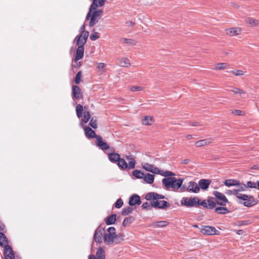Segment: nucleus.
<instances>
[{"instance_id": "nucleus-1", "label": "nucleus", "mask_w": 259, "mask_h": 259, "mask_svg": "<svg viewBox=\"0 0 259 259\" xmlns=\"http://www.w3.org/2000/svg\"><path fill=\"white\" fill-rule=\"evenodd\" d=\"M114 227H110L108 228L107 232L104 234V241L106 244L111 245L115 243L116 234Z\"/></svg>"}, {"instance_id": "nucleus-2", "label": "nucleus", "mask_w": 259, "mask_h": 259, "mask_svg": "<svg viewBox=\"0 0 259 259\" xmlns=\"http://www.w3.org/2000/svg\"><path fill=\"white\" fill-rule=\"evenodd\" d=\"M198 200L199 198L196 196L183 197L181 201V204L187 207H198Z\"/></svg>"}, {"instance_id": "nucleus-3", "label": "nucleus", "mask_w": 259, "mask_h": 259, "mask_svg": "<svg viewBox=\"0 0 259 259\" xmlns=\"http://www.w3.org/2000/svg\"><path fill=\"white\" fill-rule=\"evenodd\" d=\"M237 198L239 199L244 200V202H240V203L243 204L244 206L248 207L253 206L257 203V202L254 199V197L251 195L240 194L237 195Z\"/></svg>"}, {"instance_id": "nucleus-4", "label": "nucleus", "mask_w": 259, "mask_h": 259, "mask_svg": "<svg viewBox=\"0 0 259 259\" xmlns=\"http://www.w3.org/2000/svg\"><path fill=\"white\" fill-rule=\"evenodd\" d=\"M76 113L78 118L82 116L83 107L81 104H78L76 107ZM91 118V115L89 111L84 110L83 112V116L82 118V121L84 123H87Z\"/></svg>"}, {"instance_id": "nucleus-5", "label": "nucleus", "mask_w": 259, "mask_h": 259, "mask_svg": "<svg viewBox=\"0 0 259 259\" xmlns=\"http://www.w3.org/2000/svg\"><path fill=\"white\" fill-rule=\"evenodd\" d=\"M213 195L218 199L215 203L218 205L221 206H225L226 203L228 202L227 198L223 193L217 191H214L213 192Z\"/></svg>"}, {"instance_id": "nucleus-6", "label": "nucleus", "mask_w": 259, "mask_h": 259, "mask_svg": "<svg viewBox=\"0 0 259 259\" xmlns=\"http://www.w3.org/2000/svg\"><path fill=\"white\" fill-rule=\"evenodd\" d=\"M89 32L88 31H82L80 35H77L75 40H77V45L78 46L83 47L86 43L88 37L89 36Z\"/></svg>"}, {"instance_id": "nucleus-7", "label": "nucleus", "mask_w": 259, "mask_h": 259, "mask_svg": "<svg viewBox=\"0 0 259 259\" xmlns=\"http://www.w3.org/2000/svg\"><path fill=\"white\" fill-rule=\"evenodd\" d=\"M212 199L213 198H210L207 201L206 200H203L202 202H201L200 199H199L198 207L199 206H202L204 208H207L208 209H213L215 207L216 203L214 202L212 200Z\"/></svg>"}, {"instance_id": "nucleus-8", "label": "nucleus", "mask_w": 259, "mask_h": 259, "mask_svg": "<svg viewBox=\"0 0 259 259\" xmlns=\"http://www.w3.org/2000/svg\"><path fill=\"white\" fill-rule=\"evenodd\" d=\"M201 232L206 235H218L219 231L212 226H204L201 230Z\"/></svg>"}, {"instance_id": "nucleus-9", "label": "nucleus", "mask_w": 259, "mask_h": 259, "mask_svg": "<svg viewBox=\"0 0 259 259\" xmlns=\"http://www.w3.org/2000/svg\"><path fill=\"white\" fill-rule=\"evenodd\" d=\"M151 206L160 209H166L169 207L170 204L168 202L164 200H152Z\"/></svg>"}, {"instance_id": "nucleus-10", "label": "nucleus", "mask_w": 259, "mask_h": 259, "mask_svg": "<svg viewBox=\"0 0 259 259\" xmlns=\"http://www.w3.org/2000/svg\"><path fill=\"white\" fill-rule=\"evenodd\" d=\"M97 5H98L95 9L92 8L91 6L89 9V11L87 14L86 19H89L91 17V14L93 15H95L96 17L99 18L100 19V16H101L102 13H103L102 10H97V8L98 7H102V6H99L98 5V3H97Z\"/></svg>"}, {"instance_id": "nucleus-11", "label": "nucleus", "mask_w": 259, "mask_h": 259, "mask_svg": "<svg viewBox=\"0 0 259 259\" xmlns=\"http://www.w3.org/2000/svg\"><path fill=\"white\" fill-rule=\"evenodd\" d=\"M198 184L194 181H190L188 183L186 190L188 192L198 193L199 192V188Z\"/></svg>"}, {"instance_id": "nucleus-12", "label": "nucleus", "mask_w": 259, "mask_h": 259, "mask_svg": "<svg viewBox=\"0 0 259 259\" xmlns=\"http://www.w3.org/2000/svg\"><path fill=\"white\" fill-rule=\"evenodd\" d=\"M176 181L175 177H168L162 179V182L167 190L172 189L174 183Z\"/></svg>"}, {"instance_id": "nucleus-13", "label": "nucleus", "mask_w": 259, "mask_h": 259, "mask_svg": "<svg viewBox=\"0 0 259 259\" xmlns=\"http://www.w3.org/2000/svg\"><path fill=\"white\" fill-rule=\"evenodd\" d=\"M72 97L76 100H79L82 98V93L81 89L77 85H72Z\"/></svg>"}, {"instance_id": "nucleus-14", "label": "nucleus", "mask_w": 259, "mask_h": 259, "mask_svg": "<svg viewBox=\"0 0 259 259\" xmlns=\"http://www.w3.org/2000/svg\"><path fill=\"white\" fill-rule=\"evenodd\" d=\"M4 255L5 259H14L15 254L10 245L5 246L4 249Z\"/></svg>"}, {"instance_id": "nucleus-15", "label": "nucleus", "mask_w": 259, "mask_h": 259, "mask_svg": "<svg viewBox=\"0 0 259 259\" xmlns=\"http://www.w3.org/2000/svg\"><path fill=\"white\" fill-rule=\"evenodd\" d=\"M211 180L208 179H201L199 181L198 184V186L199 188V191L200 189L202 190H207L210 183H211Z\"/></svg>"}, {"instance_id": "nucleus-16", "label": "nucleus", "mask_w": 259, "mask_h": 259, "mask_svg": "<svg viewBox=\"0 0 259 259\" xmlns=\"http://www.w3.org/2000/svg\"><path fill=\"white\" fill-rule=\"evenodd\" d=\"M143 168L146 170L151 172L153 174H157L159 173V169L158 167L154 166L153 165L148 163H145L142 164Z\"/></svg>"}, {"instance_id": "nucleus-17", "label": "nucleus", "mask_w": 259, "mask_h": 259, "mask_svg": "<svg viewBox=\"0 0 259 259\" xmlns=\"http://www.w3.org/2000/svg\"><path fill=\"white\" fill-rule=\"evenodd\" d=\"M164 198V196L158 194L155 192L148 193L145 196V199L147 200L152 199V200L159 201V199Z\"/></svg>"}, {"instance_id": "nucleus-18", "label": "nucleus", "mask_w": 259, "mask_h": 259, "mask_svg": "<svg viewBox=\"0 0 259 259\" xmlns=\"http://www.w3.org/2000/svg\"><path fill=\"white\" fill-rule=\"evenodd\" d=\"M104 229L98 227L95 231L94 239L95 242L100 243L102 240Z\"/></svg>"}, {"instance_id": "nucleus-19", "label": "nucleus", "mask_w": 259, "mask_h": 259, "mask_svg": "<svg viewBox=\"0 0 259 259\" xmlns=\"http://www.w3.org/2000/svg\"><path fill=\"white\" fill-rule=\"evenodd\" d=\"M141 203V198L138 195L133 194L130 197L128 202L130 205L134 206L136 204L140 205Z\"/></svg>"}, {"instance_id": "nucleus-20", "label": "nucleus", "mask_w": 259, "mask_h": 259, "mask_svg": "<svg viewBox=\"0 0 259 259\" xmlns=\"http://www.w3.org/2000/svg\"><path fill=\"white\" fill-rule=\"evenodd\" d=\"M97 146L102 150H106L110 148L108 144L103 141V139L101 136L97 138Z\"/></svg>"}, {"instance_id": "nucleus-21", "label": "nucleus", "mask_w": 259, "mask_h": 259, "mask_svg": "<svg viewBox=\"0 0 259 259\" xmlns=\"http://www.w3.org/2000/svg\"><path fill=\"white\" fill-rule=\"evenodd\" d=\"M84 134L85 136L88 138H96L97 139L98 137H100V136L97 135L94 131H93L91 127L89 126H86L84 128Z\"/></svg>"}, {"instance_id": "nucleus-22", "label": "nucleus", "mask_w": 259, "mask_h": 259, "mask_svg": "<svg viewBox=\"0 0 259 259\" xmlns=\"http://www.w3.org/2000/svg\"><path fill=\"white\" fill-rule=\"evenodd\" d=\"M226 33L230 36H234L239 34L241 29L239 27H232L226 30Z\"/></svg>"}, {"instance_id": "nucleus-23", "label": "nucleus", "mask_w": 259, "mask_h": 259, "mask_svg": "<svg viewBox=\"0 0 259 259\" xmlns=\"http://www.w3.org/2000/svg\"><path fill=\"white\" fill-rule=\"evenodd\" d=\"M84 54V47L81 46H78V48L76 50L75 57L74 58V61L76 62L78 60L81 59L83 56Z\"/></svg>"}, {"instance_id": "nucleus-24", "label": "nucleus", "mask_w": 259, "mask_h": 259, "mask_svg": "<svg viewBox=\"0 0 259 259\" xmlns=\"http://www.w3.org/2000/svg\"><path fill=\"white\" fill-rule=\"evenodd\" d=\"M212 139L211 138H208L203 140H199L195 143V146L197 147H200L212 143Z\"/></svg>"}, {"instance_id": "nucleus-25", "label": "nucleus", "mask_w": 259, "mask_h": 259, "mask_svg": "<svg viewBox=\"0 0 259 259\" xmlns=\"http://www.w3.org/2000/svg\"><path fill=\"white\" fill-rule=\"evenodd\" d=\"M108 157L109 160L112 163H117L119 160L120 155L116 153L113 152L108 154Z\"/></svg>"}, {"instance_id": "nucleus-26", "label": "nucleus", "mask_w": 259, "mask_h": 259, "mask_svg": "<svg viewBox=\"0 0 259 259\" xmlns=\"http://www.w3.org/2000/svg\"><path fill=\"white\" fill-rule=\"evenodd\" d=\"M8 243L6 236L3 233H0V246L5 248V246L9 245Z\"/></svg>"}, {"instance_id": "nucleus-27", "label": "nucleus", "mask_w": 259, "mask_h": 259, "mask_svg": "<svg viewBox=\"0 0 259 259\" xmlns=\"http://www.w3.org/2000/svg\"><path fill=\"white\" fill-rule=\"evenodd\" d=\"M154 175L149 173L144 174L143 179L148 184H151L153 183L154 180Z\"/></svg>"}, {"instance_id": "nucleus-28", "label": "nucleus", "mask_w": 259, "mask_h": 259, "mask_svg": "<svg viewBox=\"0 0 259 259\" xmlns=\"http://www.w3.org/2000/svg\"><path fill=\"white\" fill-rule=\"evenodd\" d=\"M154 118L150 116H146L142 120V123L145 125H151L154 122Z\"/></svg>"}, {"instance_id": "nucleus-29", "label": "nucleus", "mask_w": 259, "mask_h": 259, "mask_svg": "<svg viewBox=\"0 0 259 259\" xmlns=\"http://www.w3.org/2000/svg\"><path fill=\"white\" fill-rule=\"evenodd\" d=\"M118 64L122 67H127L130 65L129 60L127 58H123L117 60Z\"/></svg>"}, {"instance_id": "nucleus-30", "label": "nucleus", "mask_w": 259, "mask_h": 259, "mask_svg": "<svg viewBox=\"0 0 259 259\" xmlns=\"http://www.w3.org/2000/svg\"><path fill=\"white\" fill-rule=\"evenodd\" d=\"M118 166L122 170L125 169L127 168V164L125 160L123 158H119V160L117 162Z\"/></svg>"}, {"instance_id": "nucleus-31", "label": "nucleus", "mask_w": 259, "mask_h": 259, "mask_svg": "<svg viewBox=\"0 0 259 259\" xmlns=\"http://www.w3.org/2000/svg\"><path fill=\"white\" fill-rule=\"evenodd\" d=\"M96 258L97 259H105V254L104 249L99 247L96 252Z\"/></svg>"}, {"instance_id": "nucleus-32", "label": "nucleus", "mask_w": 259, "mask_h": 259, "mask_svg": "<svg viewBox=\"0 0 259 259\" xmlns=\"http://www.w3.org/2000/svg\"><path fill=\"white\" fill-rule=\"evenodd\" d=\"M224 184L227 187L237 186L238 181L235 179H228L224 182Z\"/></svg>"}, {"instance_id": "nucleus-33", "label": "nucleus", "mask_w": 259, "mask_h": 259, "mask_svg": "<svg viewBox=\"0 0 259 259\" xmlns=\"http://www.w3.org/2000/svg\"><path fill=\"white\" fill-rule=\"evenodd\" d=\"M168 222L165 221H161L152 223V226L155 228H160L166 226Z\"/></svg>"}, {"instance_id": "nucleus-34", "label": "nucleus", "mask_w": 259, "mask_h": 259, "mask_svg": "<svg viewBox=\"0 0 259 259\" xmlns=\"http://www.w3.org/2000/svg\"><path fill=\"white\" fill-rule=\"evenodd\" d=\"M214 211L219 214H225L229 212V210L227 207L220 206L215 208Z\"/></svg>"}, {"instance_id": "nucleus-35", "label": "nucleus", "mask_w": 259, "mask_h": 259, "mask_svg": "<svg viewBox=\"0 0 259 259\" xmlns=\"http://www.w3.org/2000/svg\"><path fill=\"white\" fill-rule=\"evenodd\" d=\"M120 41L121 43H125L127 44L128 46H135L136 45V42L135 40L133 39H128L125 38H121L120 39Z\"/></svg>"}, {"instance_id": "nucleus-36", "label": "nucleus", "mask_w": 259, "mask_h": 259, "mask_svg": "<svg viewBox=\"0 0 259 259\" xmlns=\"http://www.w3.org/2000/svg\"><path fill=\"white\" fill-rule=\"evenodd\" d=\"M183 180L182 179H177L176 178V181L174 183L172 190H176L181 187L182 185Z\"/></svg>"}, {"instance_id": "nucleus-37", "label": "nucleus", "mask_w": 259, "mask_h": 259, "mask_svg": "<svg viewBox=\"0 0 259 259\" xmlns=\"http://www.w3.org/2000/svg\"><path fill=\"white\" fill-rule=\"evenodd\" d=\"M116 215L115 214H112L110 215L106 220V224L107 225H110L114 224L116 221Z\"/></svg>"}, {"instance_id": "nucleus-38", "label": "nucleus", "mask_w": 259, "mask_h": 259, "mask_svg": "<svg viewBox=\"0 0 259 259\" xmlns=\"http://www.w3.org/2000/svg\"><path fill=\"white\" fill-rule=\"evenodd\" d=\"M245 22L249 24L252 26H257L258 23V20H257L256 19H253L250 17L247 18L245 19Z\"/></svg>"}, {"instance_id": "nucleus-39", "label": "nucleus", "mask_w": 259, "mask_h": 259, "mask_svg": "<svg viewBox=\"0 0 259 259\" xmlns=\"http://www.w3.org/2000/svg\"><path fill=\"white\" fill-rule=\"evenodd\" d=\"M157 174L160 175L162 176L165 177H171V176H174L175 175L174 173H173L171 171L166 170H159V173H157Z\"/></svg>"}, {"instance_id": "nucleus-40", "label": "nucleus", "mask_w": 259, "mask_h": 259, "mask_svg": "<svg viewBox=\"0 0 259 259\" xmlns=\"http://www.w3.org/2000/svg\"><path fill=\"white\" fill-rule=\"evenodd\" d=\"M90 18V21L89 23V26L93 27L94 26L99 20V18L96 17L95 15L91 14Z\"/></svg>"}, {"instance_id": "nucleus-41", "label": "nucleus", "mask_w": 259, "mask_h": 259, "mask_svg": "<svg viewBox=\"0 0 259 259\" xmlns=\"http://www.w3.org/2000/svg\"><path fill=\"white\" fill-rule=\"evenodd\" d=\"M238 187V189H237V191H238V194H239V192L240 191H247V188L246 185L243 183H241L238 181V184L236 186Z\"/></svg>"}, {"instance_id": "nucleus-42", "label": "nucleus", "mask_w": 259, "mask_h": 259, "mask_svg": "<svg viewBox=\"0 0 259 259\" xmlns=\"http://www.w3.org/2000/svg\"><path fill=\"white\" fill-rule=\"evenodd\" d=\"M132 174L137 179H143L144 173L139 170H135L132 172Z\"/></svg>"}, {"instance_id": "nucleus-43", "label": "nucleus", "mask_w": 259, "mask_h": 259, "mask_svg": "<svg viewBox=\"0 0 259 259\" xmlns=\"http://www.w3.org/2000/svg\"><path fill=\"white\" fill-rule=\"evenodd\" d=\"M134 220V218L132 216L125 218L123 221L122 226L124 227L127 226Z\"/></svg>"}, {"instance_id": "nucleus-44", "label": "nucleus", "mask_w": 259, "mask_h": 259, "mask_svg": "<svg viewBox=\"0 0 259 259\" xmlns=\"http://www.w3.org/2000/svg\"><path fill=\"white\" fill-rule=\"evenodd\" d=\"M133 210V209L132 207L128 206L122 209L121 214L124 216L127 215L131 213Z\"/></svg>"}, {"instance_id": "nucleus-45", "label": "nucleus", "mask_w": 259, "mask_h": 259, "mask_svg": "<svg viewBox=\"0 0 259 259\" xmlns=\"http://www.w3.org/2000/svg\"><path fill=\"white\" fill-rule=\"evenodd\" d=\"M229 65L227 63H218L217 64L216 67H215V70H222L226 69L228 67Z\"/></svg>"}, {"instance_id": "nucleus-46", "label": "nucleus", "mask_w": 259, "mask_h": 259, "mask_svg": "<svg viewBox=\"0 0 259 259\" xmlns=\"http://www.w3.org/2000/svg\"><path fill=\"white\" fill-rule=\"evenodd\" d=\"M250 224V222L248 220L245 221H238L236 223H235V225L240 227L242 226H247Z\"/></svg>"}, {"instance_id": "nucleus-47", "label": "nucleus", "mask_w": 259, "mask_h": 259, "mask_svg": "<svg viewBox=\"0 0 259 259\" xmlns=\"http://www.w3.org/2000/svg\"><path fill=\"white\" fill-rule=\"evenodd\" d=\"M230 91L233 92L234 94H239V95H245L246 94L245 92L240 89H239L238 88H233V89Z\"/></svg>"}, {"instance_id": "nucleus-48", "label": "nucleus", "mask_w": 259, "mask_h": 259, "mask_svg": "<svg viewBox=\"0 0 259 259\" xmlns=\"http://www.w3.org/2000/svg\"><path fill=\"white\" fill-rule=\"evenodd\" d=\"M90 125L94 129H96L98 127L97 123V118L93 117L90 122Z\"/></svg>"}, {"instance_id": "nucleus-49", "label": "nucleus", "mask_w": 259, "mask_h": 259, "mask_svg": "<svg viewBox=\"0 0 259 259\" xmlns=\"http://www.w3.org/2000/svg\"><path fill=\"white\" fill-rule=\"evenodd\" d=\"M245 185H246L247 189L248 188H256L257 186V183H256L254 182H252V181H248L247 182L246 184H245Z\"/></svg>"}, {"instance_id": "nucleus-50", "label": "nucleus", "mask_w": 259, "mask_h": 259, "mask_svg": "<svg viewBox=\"0 0 259 259\" xmlns=\"http://www.w3.org/2000/svg\"><path fill=\"white\" fill-rule=\"evenodd\" d=\"M82 72L81 71H78L76 74L75 77V83L77 84H79L81 81V77Z\"/></svg>"}, {"instance_id": "nucleus-51", "label": "nucleus", "mask_w": 259, "mask_h": 259, "mask_svg": "<svg viewBox=\"0 0 259 259\" xmlns=\"http://www.w3.org/2000/svg\"><path fill=\"white\" fill-rule=\"evenodd\" d=\"M124 239V235L122 234H116L115 244L120 243Z\"/></svg>"}, {"instance_id": "nucleus-52", "label": "nucleus", "mask_w": 259, "mask_h": 259, "mask_svg": "<svg viewBox=\"0 0 259 259\" xmlns=\"http://www.w3.org/2000/svg\"><path fill=\"white\" fill-rule=\"evenodd\" d=\"M136 162L134 158L132 159L131 160H130L128 162V164H127V168L128 169H131L135 167Z\"/></svg>"}, {"instance_id": "nucleus-53", "label": "nucleus", "mask_w": 259, "mask_h": 259, "mask_svg": "<svg viewBox=\"0 0 259 259\" xmlns=\"http://www.w3.org/2000/svg\"><path fill=\"white\" fill-rule=\"evenodd\" d=\"M123 202L121 198H119V199H117V200L115 202V207L116 208H120V207H122V206L123 205Z\"/></svg>"}, {"instance_id": "nucleus-54", "label": "nucleus", "mask_w": 259, "mask_h": 259, "mask_svg": "<svg viewBox=\"0 0 259 259\" xmlns=\"http://www.w3.org/2000/svg\"><path fill=\"white\" fill-rule=\"evenodd\" d=\"M226 194H228V195H236V196L237 197V195H240V194H238V191H237V189H233V190H228L227 192H226Z\"/></svg>"}, {"instance_id": "nucleus-55", "label": "nucleus", "mask_w": 259, "mask_h": 259, "mask_svg": "<svg viewBox=\"0 0 259 259\" xmlns=\"http://www.w3.org/2000/svg\"><path fill=\"white\" fill-rule=\"evenodd\" d=\"M143 90V87L139 86H132L131 90L132 92L141 91Z\"/></svg>"}, {"instance_id": "nucleus-56", "label": "nucleus", "mask_w": 259, "mask_h": 259, "mask_svg": "<svg viewBox=\"0 0 259 259\" xmlns=\"http://www.w3.org/2000/svg\"><path fill=\"white\" fill-rule=\"evenodd\" d=\"M142 207L143 209H146V210H149L152 206H151V204H150L149 203L146 202L142 204Z\"/></svg>"}, {"instance_id": "nucleus-57", "label": "nucleus", "mask_w": 259, "mask_h": 259, "mask_svg": "<svg viewBox=\"0 0 259 259\" xmlns=\"http://www.w3.org/2000/svg\"><path fill=\"white\" fill-rule=\"evenodd\" d=\"M230 72L236 76H241L243 75V71L240 70L231 71Z\"/></svg>"}, {"instance_id": "nucleus-58", "label": "nucleus", "mask_w": 259, "mask_h": 259, "mask_svg": "<svg viewBox=\"0 0 259 259\" xmlns=\"http://www.w3.org/2000/svg\"><path fill=\"white\" fill-rule=\"evenodd\" d=\"M97 32H95L94 34H92L91 35H90V39L92 40H96L97 39H98L99 37V36H98L97 35Z\"/></svg>"}, {"instance_id": "nucleus-59", "label": "nucleus", "mask_w": 259, "mask_h": 259, "mask_svg": "<svg viewBox=\"0 0 259 259\" xmlns=\"http://www.w3.org/2000/svg\"><path fill=\"white\" fill-rule=\"evenodd\" d=\"M243 111L240 110H235L232 111V113L236 115H242Z\"/></svg>"}, {"instance_id": "nucleus-60", "label": "nucleus", "mask_w": 259, "mask_h": 259, "mask_svg": "<svg viewBox=\"0 0 259 259\" xmlns=\"http://www.w3.org/2000/svg\"><path fill=\"white\" fill-rule=\"evenodd\" d=\"M105 67V64L103 63H99L98 64L97 68L99 69H102Z\"/></svg>"}, {"instance_id": "nucleus-61", "label": "nucleus", "mask_w": 259, "mask_h": 259, "mask_svg": "<svg viewBox=\"0 0 259 259\" xmlns=\"http://www.w3.org/2000/svg\"><path fill=\"white\" fill-rule=\"evenodd\" d=\"M5 228V225L0 222V233H3L2 232L4 231Z\"/></svg>"}, {"instance_id": "nucleus-62", "label": "nucleus", "mask_w": 259, "mask_h": 259, "mask_svg": "<svg viewBox=\"0 0 259 259\" xmlns=\"http://www.w3.org/2000/svg\"><path fill=\"white\" fill-rule=\"evenodd\" d=\"M235 231L238 235H242L244 232L242 230H235Z\"/></svg>"}, {"instance_id": "nucleus-63", "label": "nucleus", "mask_w": 259, "mask_h": 259, "mask_svg": "<svg viewBox=\"0 0 259 259\" xmlns=\"http://www.w3.org/2000/svg\"><path fill=\"white\" fill-rule=\"evenodd\" d=\"M190 125L194 126L201 125V124H200L198 122H193L190 124Z\"/></svg>"}, {"instance_id": "nucleus-64", "label": "nucleus", "mask_w": 259, "mask_h": 259, "mask_svg": "<svg viewBox=\"0 0 259 259\" xmlns=\"http://www.w3.org/2000/svg\"><path fill=\"white\" fill-rule=\"evenodd\" d=\"M88 259H97L96 256L94 254L90 255L88 256Z\"/></svg>"}]
</instances>
